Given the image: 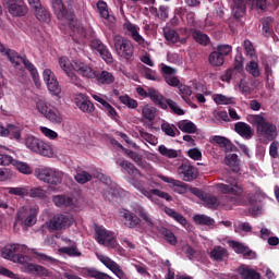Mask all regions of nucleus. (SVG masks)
I'll list each match as a JSON object with an SVG mask.
<instances>
[{
    "mask_svg": "<svg viewBox=\"0 0 279 279\" xmlns=\"http://www.w3.org/2000/svg\"><path fill=\"white\" fill-rule=\"evenodd\" d=\"M134 211L130 209H120L119 216L122 220L124 228H129L130 230H136V228H141V223L144 221L149 228H154V218L149 215V211L145 209L143 206H135L133 208Z\"/></svg>",
    "mask_w": 279,
    "mask_h": 279,
    "instance_id": "obj_1",
    "label": "nucleus"
},
{
    "mask_svg": "<svg viewBox=\"0 0 279 279\" xmlns=\"http://www.w3.org/2000/svg\"><path fill=\"white\" fill-rule=\"evenodd\" d=\"M0 53H4V56H8V59L13 64L15 69H21V64H24L25 69L29 71L32 78L36 86H38L40 82V76L38 75V69H36V65L29 62V59L27 57H21L19 56V52L14 50H8L5 49V46L0 43Z\"/></svg>",
    "mask_w": 279,
    "mask_h": 279,
    "instance_id": "obj_2",
    "label": "nucleus"
},
{
    "mask_svg": "<svg viewBox=\"0 0 279 279\" xmlns=\"http://www.w3.org/2000/svg\"><path fill=\"white\" fill-rule=\"evenodd\" d=\"M74 69H76L78 75H82L83 77H87L88 80H96L98 84H102V85L114 84V75L106 70L101 72H97L84 62H75Z\"/></svg>",
    "mask_w": 279,
    "mask_h": 279,
    "instance_id": "obj_3",
    "label": "nucleus"
},
{
    "mask_svg": "<svg viewBox=\"0 0 279 279\" xmlns=\"http://www.w3.org/2000/svg\"><path fill=\"white\" fill-rule=\"evenodd\" d=\"M113 45L117 56L122 58L128 64L134 62V45L128 38H124L121 35H116L113 38Z\"/></svg>",
    "mask_w": 279,
    "mask_h": 279,
    "instance_id": "obj_4",
    "label": "nucleus"
},
{
    "mask_svg": "<svg viewBox=\"0 0 279 279\" xmlns=\"http://www.w3.org/2000/svg\"><path fill=\"white\" fill-rule=\"evenodd\" d=\"M25 252H27V246L25 244H7L1 250V256L12 263L25 265L27 262V256L23 255Z\"/></svg>",
    "mask_w": 279,
    "mask_h": 279,
    "instance_id": "obj_5",
    "label": "nucleus"
},
{
    "mask_svg": "<svg viewBox=\"0 0 279 279\" xmlns=\"http://www.w3.org/2000/svg\"><path fill=\"white\" fill-rule=\"evenodd\" d=\"M248 123L256 125L258 134L265 136L268 141H274L276 138V125L267 122L265 117L260 114H252L247 117Z\"/></svg>",
    "mask_w": 279,
    "mask_h": 279,
    "instance_id": "obj_6",
    "label": "nucleus"
},
{
    "mask_svg": "<svg viewBox=\"0 0 279 279\" xmlns=\"http://www.w3.org/2000/svg\"><path fill=\"white\" fill-rule=\"evenodd\" d=\"M35 175L37 177V180H40L46 184H50L51 186L62 184V179L64 178V173H62V171L48 167L35 169Z\"/></svg>",
    "mask_w": 279,
    "mask_h": 279,
    "instance_id": "obj_7",
    "label": "nucleus"
},
{
    "mask_svg": "<svg viewBox=\"0 0 279 279\" xmlns=\"http://www.w3.org/2000/svg\"><path fill=\"white\" fill-rule=\"evenodd\" d=\"M25 145L27 149H31V151H34V154H39V156H53V149L51 148V145L33 135H28L25 138Z\"/></svg>",
    "mask_w": 279,
    "mask_h": 279,
    "instance_id": "obj_8",
    "label": "nucleus"
},
{
    "mask_svg": "<svg viewBox=\"0 0 279 279\" xmlns=\"http://www.w3.org/2000/svg\"><path fill=\"white\" fill-rule=\"evenodd\" d=\"M36 110L40 113L44 114L48 121L51 123H56L60 125L62 123V114L58 110V108L49 105L45 100H37L36 102Z\"/></svg>",
    "mask_w": 279,
    "mask_h": 279,
    "instance_id": "obj_9",
    "label": "nucleus"
},
{
    "mask_svg": "<svg viewBox=\"0 0 279 279\" xmlns=\"http://www.w3.org/2000/svg\"><path fill=\"white\" fill-rule=\"evenodd\" d=\"M247 1H252L253 3L255 1L259 10H265V8H267V0H232V13L234 19H242V16H245V12L247 10Z\"/></svg>",
    "mask_w": 279,
    "mask_h": 279,
    "instance_id": "obj_10",
    "label": "nucleus"
},
{
    "mask_svg": "<svg viewBox=\"0 0 279 279\" xmlns=\"http://www.w3.org/2000/svg\"><path fill=\"white\" fill-rule=\"evenodd\" d=\"M216 187L225 195H235L236 197L243 195V186L239 185V181L234 178H229L226 183H218Z\"/></svg>",
    "mask_w": 279,
    "mask_h": 279,
    "instance_id": "obj_11",
    "label": "nucleus"
},
{
    "mask_svg": "<svg viewBox=\"0 0 279 279\" xmlns=\"http://www.w3.org/2000/svg\"><path fill=\"white\" fill-rule=\"evenodd\" d=\"M73 226V216L69 214H57L49 221V230H65V228H71Z\"/></svg>",
    "mask_w": 279,
    "mask_h": 279,
    "instance_id": "obj_12",
    "label": "nucleus"
},
{
    "mask_svg": "<svg viewBox=\"0 0 279 279\" xmlns=\"http://www.w3.org/2000/svg\"><path fill=\"white\" fill-rule=\"evenodd\" d=\"M96 241L99 245H105V247H117V240H114V233L111 231L106 230L104 227H96Z\"/></svg>",
    "mask_w": 279,
    "mask_h": 279,
    "instance_id": "obj_13",
    "label": "nucleus"
},
{
    "mask_svg": "<svg viewBox=\"0 0 279 279\" xmlns=\"http://www.w3.org/2000/svg\"><path fill=\"white\" fill-rule=\"evenodd\" d=\"M53 12L59 21L65 19V21H73V8L71 5H64L62 0H51Z\"/></svg>",
    "mask_w": 279,
    "mask_h": 279,
    "instance_id": "obj_14",
    "label": "nucleus"
},
{
    "mask_svg": "<svg viewBox=\"0 0 279 279\" xmlns=\"http://www.w3.org/2000/svg\"><path fill=\"white\" fill-rule=\"evenodd\" d=\"M43 77L47 84V88L49 93L52 94L54 97H60V93H62V88L60 87V83L58 82L56 74H53L51 70L46 69L44 70Z\"/></svg>",
    "mask_w": 279,
    "mask_h": 279,
    "instance_id": "obj_15",
    "label": "nucleus"
},
{
    "mask_svg": "<svg viewBox=\"0 0 279 279\" xmlns=\"http://www.w3.org/2000/svg\"><path fill=\"white\" fill-rule=\"evenodd\" d=\"M11 16H25L27 14V5L23 0H3Z\"/></svg>",
    "mask_w": 279,
    "mask_h": 279,
    "instance_id": "obj_16",
    "label": "nucleus"
},
{
    "mask_svg": "<svg viewBox=\"0 0 279 279\" xmlns=\"http://www.w3.org/2000/svg\"><path fill=\"white\" fill-rule=\"evenodd\" d=\"M178 174L184 182H193V180H197V168L191 165L189 161L183 162L178 168Z\"/></svg>",
    "mask_w": 279,
    "mask_h": 279,
    "instance_id": "obj_17",
    "label": "nucleus"
},
{
    "mask_svg": "<svg viewBox=\"0 0 279 279\" xmlns=\"http://www.w3.org/2000/svg\"><path fill=\"white\" fill-rule=\"evenodd\" d=\"M98 259L100 260V263H102V265H105V267L110 269V271H112V274H114L117 278L128 279V276H125V272L123 271V269H121V266H119L117 262L110 259V257L106 255H98Z\"/></svg>",
    "mask_w": 279,
    "mask_h": 279,
    "instance_id": "obj_18",
    "label": "nucleus"
},
{
    "mask_svg": "<svg viewBox=\"0 0 279 279\" xmlns=\"http://www.w3.org/2000/svg\"><path fill=\"white\" fill-rule=\"evenodd\" d=\"M243 73H244L243 61L235 59L233 63V68L228 69L226 73L222 75L221 80L222 82L239 80V77L243 75Z\"/></svg>",
    "mask_w": 279,
    "mask_h": 279,
    "instance_id": "obj_19",
    "label": "nucleus"
},
{
    "mask_svg": "<svg viewBox=\"0 0 279 279\" xmlns=\"http://www.w3.org/2000/svg\"><path fill=\"white\" fill-rule=\"evenodd\" d=\"M74 104L82 112H85L86 114H93L95 112V105L85 94H77L74 98Z\"/></svg>",
    "mask_w": 279,
    "mask_h": 279,
    "instance_id": "obj_20",
    "label": "nucleus"
},
{
    "mask_svg": "<svg viewBox=\"0 0 279 279\" xmlns=\"http://www.w3.org/2000/svg\"><path fill=\"white\" fill-rule=\"evenodd\" d=\"M21 132H23V129L17 124H7V126L0 125V136L5 138L21 141Z\"/></svg>",
    "mask_w": 279,
    "mask_h": 279,
    "instance_id": "obj_21",
    "label": "nucleus"
},
{
    "mask_svg": "<svg viewBox=\"0 0 279 279\" xmlns=\"http://www.w3.org/2000/svg\"><path fill=\"white\" fill-rule=\"evenodd\" d=\"M148 98H150V101L155 106H158V108H161V110H167V98L160 92H158L154 87L148 88Z\"/></svg>",
    "mask_w": 279,
    "mask_h": 279,
    "instance_id": "obj_22",
    "label": "nucleus"
},
{
    "mask_svg": "<svg viewBox=\"0 0 279 279\" xmlns=\"http://www.w3.org/2000/svg\"><path fill=\"white\" fill-rule=\"evenodd\" d=\"M158 178L166 182L167 184H172L174 193H179V195H184L187 191L186 183L175 180L173 178L165 177L163 174H159Z\"/></svg>",
    "mask_w": 279,
    "mask_h": 279,
    "instance_id": "obj_23",
    "label": "nucleus"
},
{
    "mask_svg": "<svg viewBox=\"0 0 279 279\" xmlns=\"http://www.w3.org/2000/svg\"><path fill=\"white\" fill-rule=\"evenodd\" d=\"M24 269L28 274H33L34 276H38L39 278H47L49 276V270L45 266H40L38 264H32L25 262Z\"/></svg>",
    "mask_w": 279,
    "mask_h": 279,
    "instance_id": "obj_24",
    "label": "nucleus"
},
{
    "mask_svg": "<svg viewBox=\"0 0 279 279\" xmlns=\"http://www.w3.org/2000/svg\"><path fill=\"white\" fill-rule=\"evenodd\" d=\"M117 165L124 169V171L132 178H143V173H141V170H138L134 163L128 160H117Z\"/></svg>",
    "mask_w": 279,
    "mask_h": 279,
    "instance_id": "obj_25",
    "label": "nucleus"
},
{
    "mask_svg": "<svg viewBox=\"0 0 279 279\" xmlns=\"http://www.w3.org/2000/svg\"><path fill=\"white\" fill-rule=\"evenodd\" d=\"M236 271L241 279H260V274L247 265H241Z\"/></svg>",
    "mask_w": 279,
    "mask_h": 279,
    "instance_id": "obj_26",
    "label": "nucleus"
},
{
    "mask_svg": "<svg viewBox=\"0 0 279 279\" xmlns=\"http://www.w3.org/2000/svg\"><path fill=\"white\" fill-rule=\"evenodd\" d=\"M234 131L236 134H240L242 138H246L250 141L252 136H254V132H252V126L245 122H236L234 125Z\"/></svg>",
    "mask_w": 279,
    "mask_h": 279,
    "instance_id": "obj_27",
    "label": "nucleus"
},
{
    "mask_svg": "<svg viewBox=\"0 0 279 279\" xmlns=\"http://www.w3.org/2000/svg\"><path fill=\"white\" fill-rule=\"evenodd\" d=\"M52 202L58 208H71L73 206V197L69 195H54Z\"/></svg>",
    "mask_w": 279,
    "mask_h": 279,
    "instance_id": "obj_28",
    "label": "nucleus"
},
{
    "mask_svg": "<svg viewBox=\"0 0 279 279\" xmlns=\"http://www.w3.org/2000/svg\"><path fill=\"white\" fill-rule=\"evenodd\" d=\"M192 38L202 47H208L210 44V37L199 29H192Z\"/></svg>",
    "mask_w": 279,
    "mask_h": 279,
    "instance_id": "obj_29",
    "label": "nucleus"
},
{
    "mask_svg": "<svg viewBox=\"0 0 279 279\" xmlns=\"http://www.w3.org/2000/svg\"><path fill=\"white\" fill-rule=\"evenodd\" d=\"M230 247L235 252V254H242L244 258H250L252 256V250H250L245 244L231 241L229 242Z\"/></svg>",
    "mask_w": 279,
    "mask_h": 279,
    "instance_id": "obj_30",
    "label": "nucleus"
},
{
    "mask_svg": "<svg viewBox=\"0 0 279 279\" xmlns=\"http://www.w3.org/2000/svg\"><path fill=\"white\" fill-rule=\"evenodd\" d=\"M75 62H82V61L73 60L71 62V60H69V58L66 57L59 58V66H61L62 71H64L66 75H69L70 73H73V70L71 69H74V71H76L77 73V69H75Z\"/></svg>",
    "mask_w": 279,
    "mask_h": 279,
    "instance_id": "obj_31",
    "label": "nucleus"
},
{
    "mask_svg": "<svg viewBox=\"0 0 279 279\" xmlns=\"http://www.w3.org/2000/svg\"><path fill=\"white\" fill-rule=\"evenodd\" d=\"M149 12L156 19H160V21H167V19H169V7L167 5H160L159 9L150 7Z\"/></svg>",
    "mask_w": 279,
    "mask_h": 279,
    "instance_id": "obj_32",
    "label": "nucleus"
},
{
    "mask_svg": "<svg viewBox=\"0 0 279 279\" xmlns=\"http://www.w3.org/2000/svg\"><path fill=\"white\" fill-rule=\"evenodd\" d=\"M262 32L265 38H271L274 36V19L265 17L262 20Z\"/></svg>",
    "mask_w": 279,
    "mask_h": 279,
    "instance_id": "obj_33",
    "label": "nucleus"
},
{
    "mask_svg": "<svg viewBox=\"0 0 279 279\" xmlns=\"http://www.w3.org/2000/svg\"><path fill=\"white\" fill-rule=\"evenodd\" d=\"M226 165L231 168L233 173H239L241 171V160H239V155L231 154L226 157Z\"/></svg>",
    "mask_w": 279,
    "mask_h": 279,
    "instance_id": "obj_34",
    "label": "nucleus"
},
{
    "mask_svg": "<svg viewBox=\"0 0 279 279\" xmlns=\"http://www.w3.org/2000/svg\"><path fill=\"white\" fill-rule=\"evenodd\" d=\"M210 258L221 263L223 258H228V250L222 246H215L214 250L209 253Z\"/></svg>",
    "mask_w": 279,
    "mask_h": 279,
    "instance_id": "obj_35",
    "label": "nucleus"
},
{
    "mask_svg": "<svg viewBox=\"0 0 279 279\" xmlns=\"http://www.w3.org/2000/svg\"><path fill=\"white\" fill-rule=\"evenodd\" d=\"M159 234L163 236V239L169 243L170 245H178V238L171 231V229H167L165 227L159 228Z\"/></svg>",
    "mask_w": 279,
    "mask_h": 279,
    "instance_id": "obj_36",
    "label": "nucleus"
},
{
    "mask_svg": "<svg viewBox=\"0 0 279 279\" xmlns=\"http://www.w3.org/2000/svg\"><path fill=\"white\" fill-rule=\"evenodd\" d=\"M203 204L205 208H209L211 210H217V208H219V199L213 194L206 193L203 198Z\"/></svg>",
    "mask_w": 279,
    "mask_h": 279,
    "instance_id": "obj_37",
    "label": "nucleus"
},
{
    "mask_svg": "<svg viewBox=\"0 0 279 279\" xmlns=\"http://www.w3.org/2000/svg\"><path fill=\"white\" fill-rule=\"evenodd\" d=\"M179 130L185 134H195L197 132V125L191 121L183 120L178 123Z\"/></svg>",
    "mask_w": 279,
    "mask_h": 279,
    "instance_id": "obj_38",
    "label": "nucleus"
},
{
    "mask_svg": "<svg viewBox=\"0 0 279 279\" xmlns=\"http://www.w3.org/2000/svg\"><path fill=\"white\" fill-rule=\"evenodd\" d=\"M35 10V15L38 21H43V23H51V13L47 11V9L43 8V4Z\"/></svg>",
    "mask_w": 279,
    "mask_h": 279,
    "instance_id": "obj_39",
    "label": "nucleus"
},
{
    "mask_svg": "<svg viewBox=\"0 0 279 279\" xmlns=\"http://www.w3.org/2000/svg\"><path fill=\"white\" fill-rule=\"evenodd\" d=\"M125 154L129 156V158H131L133 162L137 165V167H141L142 169H145V167H147V161L143 160V156L138 155V153L126 149Z\"/></svg>",
    "mask_w": 279,
    "mask_h": 279,
    "instance_id": "obj_40",
    "label": "nucleus"
},
{
    "mask_svg": "<svg viewBox=\"0 0 279 279\" xmlns=\"http://www.w3.org/2000/svg\"><path fill=\"white\" fill-rule=\"evenodd\" d=\"M209 64L211 66H223L226 59L217 50L213 51L208 57Z\"/></svg>",
    "mask_w": 279,
    "mask_h": 279,
    "instance_id": "obj_41",
    "label": "nucleus"
},
{
    "mask_svg": "<svg viewBox=\"0 0 279 279\" xmlns=\"http://www.w3.org/2000/svg\"><path fill=\"white\" fill-rule=\"evenodd\" d=\"M213 141L214 143L226 149V151H232V142H230V140H228L227 137L215 135L213 137Z\"/></svg>",
    "mask_w": 279,
    "mask_h": 279,
    "instance_id": "obj_42",
    "label": "nucleus"
},
{
    "mask_svg": "<svg viewBox=\"0 0 279 279\" xmlns=\"http://www.w3.org/2000/svg\"><path fill=\"white\" fill-rule=\"evenodd\" d=\"M85 274L86 276H88V278H95V279H113L110 275L99 271L95 268H87L85 269Z\"/></svg>",
    "mask_w": 279,
    "mask_h": 279,
    "instance_id": "obj_43",
    "label": "nucleus"
},
{
    "mask_svg": "<svg viewBox=\"0 0 279 279\" xmlns=\"http://www.w3.org/2000/svg\"><path fill=\"white\" fill-rule=\"evenodd\" d=\"M193 221L197 226H213L215 223V219L210 218V216L199 215V214L193 217Z\"/></svg>",
    "mask_w": 279,
    "mask_h": 279,
    "instance_id": "obj_44",
    "label": "nucleus"
},
{
    "mask_svg": "<svg viewBox=\"0 0 279 279\" xmlns=\"http://www.w3.org/2000/svg\"><path fill=\"white\" fill-rule=\"evenodd\" d=\"M36 208H25L22 207L16 215L15 223H19L20 226H23V222L29 217V215L35 210Z\"/></svg>",
    "mask_w": 279,
    "mask_h": 279,
    "instance_id": "obj_45",
    "label": "nucleus"
},
{
    "mask_svg": "<svg viewBox=\"0 0 279 279\" xmlns=\"http://www.w3.org/2000/svg\"><path fill=\"white\" fill-rule=\"evenodd\" d=\"M128 32H131V36L135 43H138L140 45H143L145 43V38L138 34V28H136V25L129 23L126 25Z\"/></svg>",
    "mask_w": 279,
    "mask_h": 279,
    "instance_id": "obj_46",
    "label": "nucleus"
},
{
    "mask_svg": "<svg viewBox=\"0 0 279 279\" xmlns=\"http://www.w3.org/2000/svg\"><path fill=\"white\" fill-rule=\"evenodd\" d=\"M96 8L101 19H105V20L110 19V11H108V3L106 1L98 0V2L96 3Z\"/></svg>",
    "mask_w": 279,
    "mask_h": 279,
    "instance_id": "obj_47",
    "label": "nucleus"
},
{
    "mask_svg": "<svg viewBox=\"0 0 279 279\" xmlns=\"http://www.w3.org/2000/svg\"><path fill=\"white\" fill-rule=\"evenodd\" d=\"M163 36L168 43L175 45V43H180V34L175 32V29L168 28L163 32Z\"/></svg>",
    "mask_w": 279,
    "mask_h": 279,
    "instance_id": "obj_48",
    "label": "nucleus"
},
{
    "mask_svg": "<svg viewBox=\"0 0 279 279\" xmlns=\"http://www.w3.org/2000/svg\"><path fill=\"white\" fill-rule=\"evenodd\" d=\"M13 167H15L20 173H24V175H31L32 173V168L26 162L14 160Z\"/></svg>",
    "mask_w": 279,
    "mask_h": 279,
    "instance_id": "obj_49",
    "label": "nucleus"
},
{
    "mask_svg": "<svg viewBox=\"0 0 279 279\" xmlns=\"http://www.w3.org/2000/svg\"><path fill=\"white\" fill-rule=\"evenodd\" d=\"M214 101L218 106H230L231 104H234V98L223 96V94H218L215 96Z\"/></svg>",
    "mask_w": 279,
    "mask_h": 279,
    "instance_id": "obj_50",
    "label": "nucleus"
},
{
    "mask_svg": "<svg viewBox=\"0 0 279 279\" xmlns=\"http://www.w3.org/2000/svg\"><path fill=\"white\" fill-rule=\"evenodd\" d=\"M166 106L167 108H170L173 114H178L179 117H182V114H184V110L180 108V106H178V102L173 101L171 98L166 99Z\"/></svg>",
    "mask_w": 279,
    "mask_h": 279,
    "instance_id": "obj_51",
    "label": "nucleus"
},
{
    "mask_svg": "<svg viewBox=\"0 0 279 279\" xmlns=\"http://www.w3.org/2000/svg\"><path fill=\"white\" fill-rule=\"evenodd\" d=\"M60 254H66L68 256H82V252L77 251V245L64 246L59 248Z\"/></svg>",
    "mask_w": 279,
    "mask_h": 279,
    "instance_id": "obj_52",
    "label": "nucleus"
},
{
    "mask_svg": "<svg viewBox=\"0 0 279 279\" xmlns=\"http://www.w3.org/2000/svg\"><path fill=\"white\" fill-rule=\"evenodd\" d=\"M119 99L121 104H123L128 108H131L132 110H136V108H138V101H136L128 95L120 96Z\"/></svg>",
    "mask_w": 279,
    "mask_h": 279,
    "instance_id": "obj_53",
    "label": "nucleus"
},
{
    "mask_svg": "<svg viewBox=\"0 0 279 279\" xmlns=\"http://www.w3.org/2000/svg\"><path fill=\"white\" fill-rule=\"evenodd\" d=\"M142 114L147 121H154L156 119V108L146 105L142 109Z\"/></svg>",
    "mask_w": 279,
    "mask_h": 279,
    "instance_id": "obj_54",
    "label": "nucleus"
},
{
    "mask_svg": "<svg viewBox=\"0 0 279 279\" xmlns=\"http://www.w3.org/2000/svg\"><path fill=\"white\" fill-rule=\"evenodd\" d=\"M158 151L159 154H161V156H165L166 158H178V150L167 148V146L165 145H160L158 147Z\"/></svg>",
    "mask_w": 279,
    "mask_h": 279,
    "instance_id": "obj_55",
    "label": "nucleus"
},
{
    "mask_svg": "<svg viewBox=\"0 0 279 279\" xmlns=\"http://www.w3.org/2000/svg\"><path fill=\"white\" fill-rule=\"evenodd\" d=\"M74 179L78 184H86V182H90L93 180V175L87 171H81L75 174Z\"/></svg>",
    "mask_w": 279,
    "mask_h": 279,
    "instance_id": "obj_56",
    "label": "nucleus"
},
{
    "mask_svg": "<svg viewBox=\"0 0 279 279\" xmlns=\"http://www.w3.org/2000/svg\"><path fill=\"white\" fill-rule=\"evenodd\" d=\"M9 195H16L17 197H27L29 192L25 187H8Z\"/></svg>",
    "mask_w": 279,
    "mask_h": 279,
    "instance_id": "obj_57",
    "label": "nucleus"
},
{
    "mask_svg": "<svg viewBox=\"0 0 279 279\" xmlns=\"http://www.w3.org/2000/svg\"><path fill=\"white\" fill-rule=\"evenodd\" d=\"M36 217H38V209L35 208L33 209V211H31L29 216H27L22 226H25L26 228H32V226L36 225Z\"/></svg>",
    "mask_w": 279,
    "mask_h": 279,
    "instance_id": "obj_58",
    "label": "nucleus"
},
{
    "mask_svg": "<svg viewBox=\"0 0 279 279\" xmlns=\"http://www.w3.org/2000/svg\"><path fill=\"white\" fill-rule=\"evenodd\" d=\"M246 71L253 75V77H260V70L256 61H251L246 66Z\"/></svg>",
    "mask_w": 279,
    "mask_h": 279,
    "instance_id": "obj_59",
    "label": "nucleus"
},
{
    "mask_svg": "<svg viewBox=\"0 0 279 279\" xmlns=\"http://www.w3.org/2000/svg\"><path fill=\"white\" fill-rule=\"evenodd\" d=\"M178 88H179V93H180L182 99H184V101H186V99L189 97H191V95H193V89L189 85L181 84L178 86Z\"/></svg>",
    "mask_w": 279,
    "mask_h": 279,
    "instance_id": "obj_60",
    "label": "nucleus"
},
{
    "mask_svg": "<svg viewBox=\"0 0 279 279\" xmlns=\"http://www.w3.org/2000/svg\"><path fill=\"white\" fill-rule=\"evenodd\" d=\"M98 53L108 64H112V62H114V59L112 58V52H110V49H108L107 46H104V48Z\"/></svg>",
    "mask_w": 279,
    "mask_h": 279,
    "instance_id": "obj_61",
    "label": "nucleus"
},
{
    "mask_svg": "<svg viewBox=\"0 0 279 279\" xmlns=\"http://www.w3.org/2000/svg\"><path fill=\"white\" fill-rule=\"evenodd\" d=\"M216 51L226 59V56H230L232 53V46L228 44L218 45Z\"/></svg>",
    "mask_w": 279,
    "mask_h": 279,
    "instance_id": "obj_62",
    "label": "nucleus"
},
{
    "mask_svg": "<svg viewBox=\"0 0 279 279\" xmlns=\"http://www.w3.org/2000/svg\"><path fill=\"white\" fill-rule=\"evenodd\" d=\"M234 228V232L239 233V232H250L252 230V226L250 225V222H240V223H234L233 225Z\"/></svg>",
    "mask_w": 279,
    "mask_h": 279,
    "instance_id": "obj_63",
    "label": "nucleus"
},
{
    "mask_svg": "<svg viewBox=\"0 0 279 279\" xmlns=\"http://www.w3.org/2000/svg\"><path fill=\"white\" fill-rule=\"evenodd\" d=\"M187 156L192 160H202V150H199L198 148H191L190 150H187Z\"/></svg>",
    "mask_w": 279,
    "mask_h": 279,
    "instance_id": "obj_64",
    "label": "nucleus"
}]
</instances>
